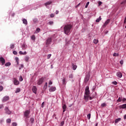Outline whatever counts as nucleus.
<instances>
[{
  "instance_id": "1a4fd4ad",
  "label": "nucleus",
  "mask_w": 126,
  "mask_h": 126,
  "mask_svg": "<svg viewBox=\"0 0 126 126\" xmlns=\"http://www.w3.org/2000/svg\"><path fill=\"white\" fill-rule=\"evenodd\" d=\"M0 62L2 63V65H3V64H4V63H5V60H4V58H3V57L0 58Z\"/></svg>"
},
{
  "instance_id": "a211bd4d",
  "label": "nucleus",
  "mask_w": 126,
  "mask_h": 126,
  "mask_svg": "<svg viewBox=\"0 0 126 126\" xmlns=\"http://www.w3.org/2000/svg\"><path fill=\"white\" fill-rule=\"evenodd\" d=\"M53 2L52 1H47V2L45 3V6H47V5H49L50 4H51Z\"/></svg>"
},
{
  "instance_id": "e2e57ef3",
  "label": "nucleus",
  "mask_w": 126,
  "mask_h": 126,
  "mask_svg": "<svg viewBox=\"0 0 126 126\" xmlns=\"http://www.w3.org/2000/svg\"><path fill=\"white\" fill-rule=\"evenodd\" d=\"M36 31H37L38 32H39V31H40V28H37V29H36Z\"/></svg>"
},
{
  "instance_id": "f03ea898",
  "label": "nucleus",
  "mask_w": 126,
  "mask_h": 126,
  "mask_svg": "<svg viewBox=\"0 0 126 126\" xmlns=\"http://www.w3.org/2000/svg\"><path fill=\"white\" fill-rule=\"evenodd\" d=\"M29 115H30V110H27L24 113V116L26 119H29Z\"/></svg>"
},
{
  "instance_id": "423d86ee",
  "label": "nucleus",
  "mask_w": 126,
  "mask_h": 126,
  "mask_svg": "<svg viewBox=\"0 0 126 126\" xmlns=\"http://www.w3.org/2000/svg\"><path fill=\"white\" fill-rule=\"evenodd\" d=\"M13 79L14 85H19V81L17 80V79L14 78Z\"/></svg>"
},
{
  "instance_id": "69168bd1",
  "label": "nucleus",
  "mask_w": 126,
  "mask_h": 126,
  "mask_svg": "<svg viewBox=\"0 0 126 126\" xmlns=\"http://www.w3.org/2000/svg\"><path fill=\"white\" fill-rule=\"evenodd\" d=\"M21 67H24V66L23 65V64H21Z\"/></svg>"
},
{
  "instance_id": "cd10ccee",
  "label": "nucleus",
  "mask_w": 126,
  "mask_h": 126,
  "mask_svg": "<svg viewBox=\"0 0 126 126\" xmlns=\"http://www.w3.org/2000/svg\"><path fill=\"white\" fill-rule=\"evenodd\" d=\"M11 122V120H10V119H8L6 120L7 124H10Z\"/></svg>"
},
{
  "instance_id": "4468645a",
  "label": "nucleus",
  "mask_w": 126,
  "mask_h": 126,
  "mask_svg": "<svg viewBox=\"0 0 126 126\" xmlns=\"http://www.w3.org/2000/svg\"><path fill=\"white\" fill-rule=\"evenodd\" d=\"M89 97H90V95L85 94L84 96V98L85 101H88V100H89Z\"/></svg>"
},
{
  "instance_id": "f8f14e48",
  "label": "nucleus",
  "mask_w": 126,
  "mask_h": 126,
  "mask_svg": "<svg viewBox=\"0 0 126 126\" xmlns=\"http://www.w3.org/2000/svg\"><path fill=\"white\" fill-rule=\"evenodd\" d=\"M90 76L89 75H86V77L85 78V82L87 83L88 82V80H89Z\"/></svg>"
},
{
  "instance_id": "3c124183",
  "label": "nucleus",
  "mask_w": 126,
  "mask_h": 126,
  "mask_svg": "<svg viewBox=\"0 0 126 126\" xmlns=\"http://www.w3.org/2000/svg\"><path fill=\"white\" fill-rule=\"evenodd\" d=\"M113 84H114V85H117V84H118V83L117 82V81H114L112 82Z\"/></svg>"
},
{
  "instance_id": "c756f323",
  "label": "nucleus",
  "mask_w": 126,
  "mask_h": 126,
  "mask_svg": "<svg viewBox=\"0 0 126 126\" xmlns=\"http://www.w3.org/2000/svg\"><path fill=\"white\" fill-rule=\"evenodd\" d=\"M19 92H20V88H17L16 90L15 91V93H18Z\"/></svg>"
},
{
  "instance_id": "13d9d810",
  "label": "nucleus",
  "mask_w": 126,
  "mask_h": 126,
  "mask_svg": "<svg viewBox=\"0 0 126 126\" xmlns=\"http://www.w3.org/2000/svg\"><path fill=\"white\" fill-rule=\"evenodd\" d=\"M54 16H55V15H54V14H51L50 15V17L53 18V17H54Z\"/></svg>"
},
{
  "instance_id": "864d4df0",
  "label": "nucleus",
  "mask_w": 126,
  "mask_h": 126,
  "mask_svg": "<svg viewBox=\"0 0 126 126\" xmlns=\"http://www.w3.org/2000/svg\"><path fill=\"white\" fill-rule=\"evenodd\" d=\"M44 105H45V102H42V104H41L42 108H44Z\"/></svg>"
},
{
  "instance_id": "a19ab883",
  "label": "nucleus",
  "mask_w": 126,
  "mask_h": 126,
  "mask_svg": "<svg viewBox=\"0 0 126 126\" xmlns=\"http://www.w3.org/2000/svg\"><path fill=\"white\" fill-rule=\"evenodd\" d=\"M94 97H95V95L91 96H90V97H89L90 100H92V99L94 98Z\"/></svg>"
},
{
  "instance_id": "338daca9",
  "label": "nucleus",
  "mask_w": 126,
  "mask_h": 126,
  "mask_svg": "<svg viewBox=\"0 0 126 126\" xmlns=\"http://www.w3.org/2000/svg\"><path fill=\"white\" fill-rule=\"evenodd\" d=\"M59 13V11H56V14H58Z\"/></svg>"
},
{
  "instance_id": "ddd939ff",
  "label": "nucleus",
  "mask_w": 126,
  "mask_h": 126,
  "mask_svg": "<svg viewBox=\"0 0 126 126\" xmlns=\"http://www.w3.org/2000/svg\"><path fill=\"white\" fill-rule=\"evenodd\" d=\"M56 87H51L49 89V91L50 92H54V91H56Z\"/></svg>"
},
{
  "instance_id": "8fccbe9b",
  "label": "nucleus",
  "mask_w": 126,
  "mask_h": 126,
  "mask_svg": "<svg viewBox=\"0 0 126 126\" xmlns=\"http://www.w3.org/2000/svg\"><path fill=\"white\" fill-rule=\"evenodd\" d=\"M63 125H64V121H62V122L61 123V126H63Z\"/></svg>"
},
{
  "instance_id": "7c9ffc66",
  "label": "nucleus",
  "mask_w": 126,
  "mask_h": 126,
  "mask_svg": "<svg viewBox=\"0 0 126 126\" xmlns=\"http://www.w3.org/2000/svg\"><path fill=\"white\" fill-rule=\"evenodd\" d=\"M30 122H31L32 124H33L34 123V118H31Z\"/></svg>"
},
{
  "instance_id": "20e7f679",
  "label": "nucleus",
  "mask_w": 126,
  "mask_h": 126,
  "mask_svg": "<svg viewBox=\"0 0 126 126\" xmlns=\"http://www.w3.org/2000/svg\"><path fill=\"white\" fill-rule=\"evenodd\" d=\"M43 82H44V77H41L37 81V85H41V84H42V83H43Z\"/></svg>"
},
{
  "instance_id": "6e6d98bb",
  "label": "nucleus",
  "mask_w": 126,
  "mask_h": 126,
  "mask_svg": "<svg viewBox=\"0 0 126 126\" xmlns=\"http://www.w3.org/2000/svg\"><path fill=\"white\" fill-rule=\"evenodd\" d=\"M2 108H3V105L0 104V109H2Z\"/></svg>"
},
{
  "instance_id": "bf43d9fd",
  "label": "nucleus",
  "mask_w": 126,
  "mask_h": 126,
  "mask_svg": "<svg viewBox=\"0 0 126 126\" xmlns=\"http://www.w3.org/2000/svg\"><path fill=\"white\" fill-rule=\"evenodd\" d=\"M120 63L121 64H124V61H123V60L121 61Z\"/></svg>"
},
{
  "instance_id": "dca6fc26",
  "label": "nucleus",
  "mask_w": 126,
  "mask_h": 126,
  "mask_svg": "<svg viewBox=\"0 0 126 126\" xmlns=\"http://www.w3.org/2000/svg\"><path fill=\"white\" fill-rule=\"evenodd\" d=\"M110 19H108L104 24L103 26H107V25H108V24H109V23H110Z\"/></svg>"
},
{
  "instance_id": "37998d69",
  "label": "nucleus",
  "mask_w": 126,
  "mask_h": 126,
  "mask_svg": "<svg viewBox=\"0 0 126 126\" xmlns=\"http://www.w3.org/2000/svg\"><path fill=\"white\" fill-rule=\"evenodd\" d=\"M10 49H14V44H11Z\"/></svg>"
},
{
  "instance_id": "6ab92c4d",
  "label": "nucleus",
  "mask_w": 126,
  "mask_h": 126,
  "mask_svg": "<svg viewBox=\"0 0 126 126\" xmlns=\"http://www.w3.org/2000/svg\"><path fill=\"white\" fill-rule=\"evenodd\" d=\"M63 113L65 112V109H66V105L65 104L63 105Z\"/></svg>"
},
{
  "instance_id": "052dcab7",
  "label": "nucleus",
  "mask_w": 126,
  "mask_h": 126,
  "mask_svg": "<svg viewBox=\"0 0 126 126\" xmlns=\"http://www.w3.org/2000/svg\"><path fill=\"white\" fill-rule=\"evenodd\" d=\"M122 101L123 102H125V101H126V98H124L123 99H122Z\"/></svg>"
},
{
  "instance_id": "603ef678",
  "label": "nucleus",
  "mask_w": 126,
  "mask_h": 126,
  "mask_svg": "<svg viewBox=\"0 0 126 126\" xmlns=\"http://www.w3.org/2000/svg\"><path fill=\"white\" fill-rule=\"evenodd\" d=\"M12 126H17V124L16 123H12Z\"/></svg>"
},
{
  "instance_id": "6e6552de",
  "label": "nucleus",
  "mask_w": 126,
  "mask_h": 126,
  "mask_svg": "<svg viewBox=\"0 0 126 126\" xmlns=\"http://www.w3.org/2000/svg\"><path fill=\"white\" fill-rule=\"evenodd\" d=\"M4 110H5V113L7 114V115H10V114H11V111H9V109H8V108L5 107Z\"/></svg>"
},
{
  "instance_id": "393cba45",
  "label": "nucleus",
  "mask_w": 126,
  "mask_h": 126,
  "mask_svg": "<svg viewBox=\"0 0 126 126\" xmlns=\"http://www.w3.org/2000/svg\"><path fill=\"white\" fill-rule=\"evenodd\" d=\"M98 42V39H94L93 40V42L94 43V44H97Z\"/></svg>"
},
{
  "instance_id": "412c9836",
  "label": "nucleus",
  "mask_w": 126,
  "mask_h": 126,
  "mask_svg": "<svg viewBox=\"0 0 126 126\" xmlns=\"http://www.w3.org/2000/svg\"><path fill=\"white\" fill-rule=\"evenodd\" d=\"M17 64H19V59L17 57L15 58Z\"/></svg>"
},
{
  "instance_id": "4c0bfd02",
  "label": "nucleus",
  "mask_w": 126,
  "mask_h": 126,
  "mask_svg": "<svg viewBox=\"0 0 126 126\" xmlns=\"http://www.w3.org/2000/svg\"><path fill=\"white\" fill-rule=\"evenodd\" d=\"M48 24H49V25H53L54 24V22L53 21H50L49 23H48Z\"/></svg>"
},
{
  "instance_id": "58836bf2",
  "label": "nucleus",
  "mask_w": 126,
  "mask_h": 126,
  "mask_svg": "<svg viewBox=\"0 0 126 126\" xmlns=\"http://www.w3.org/2000/svg\"><path fill=\"white\" fill-rule=\"evenodd\" d=\"M63 84H65V78L63 79Z\"/></svg>"
},
{
  "instance_id": "473e14b6",
  "label": "nucleus",
  "mask_w": 126,
  "mask_h": 126,
  "mask_svg": "<svg viewBox=\"0 0 126 126\" xmlns=\"http://www.w3.org/2000/svg\"><path fill=\"white\" fill-rule=\"evenodd\" d=\"M122 109H126V104L122 105Z\"/></svg>"
},
{
  "instance_id": "a18cd8bd",
  "label": "nucleus",
  "mask_w": 126,
  "mask_h": 126,
  "mask_svg": "<svg viewBox=\"0 0 126 126\" xmlns=\"http://www.w3.org/2000/svg\"><path fill=\"white\" fill-rule=\"evenodd\" d=\"M51 57H52V54H48L47 55V59H50V58H51Z\"/></svg>"
},
{
  "instance_id": "7ed1b4c3",
  "label": "nucleus",
  "mask_w": 126,
  "mask_h": 126,
  "mask_svg": "<svg viewBox=\"0 0 126 126\" xmlns=\"http://www.w3.org/2000/svg\"><path fill=\"white\" fill-rule=\"evenodd\" d=\"M51 42H52V37H49L47 38L46 42V47H48L49 45H50V44H51Z\"/></svg>"
},
{
  "instance_id": "a878e982",
  "label": "nucleus",
  "mask_w": 126,
  "mask_h": 126,
  "mask_svg": "<svg viewBox=\"0 0 126 126\" xmlns=\"http://www.w3.org/2000/svg\"><path fill=\"white\" fill-rule=\"evenodd\" d=\"M11 63L9 62H8L5 64V66H9V65H11Z\"/></svg>"
},
{
  "instance_id": "09e8293b",
  "label": "nucleus",
  "mask_w": 126,
  "mask_h": 126,
  "mask_svg": "<svg viewBox=\"0 0 126 126\" xmlns=\"http://www.w3.org/2000/svg\"><path fill=\"white\" fill-rule=\"evenodd\" d=\"M13 54L14 55H17V52H16V51H13Z\"/></svg>"
},
{
  "instance_id": "49530a36",
  "label": "nucleus",
  "mask_w": 126,
  "mask_h": 126,
  "mask_svg": "<svg viewBox=\"0 0 126 126\" xmlns=\"http://www.w3.org/2000/svg\"><path fill=\"white\" fill-rule=\"evenodd\" d=\"M2 90H3V87L0 86V92H1V91Z\"/></svg>"
},
{
  "instance_id": "de8ad7c7",
  "label": "nucleus",
  "mask_w": 126,
  "mask_h": 126,
  "mask_svg": "<svg viewBox=\"0 0 126 126\" xmlns=\"http://www.w3.org/2000/svg\"><path fill=\"white\" fill-rule=\"evenodd\" d=\"M44 87L47 88V87H48V83L46 82L45 85H44Z\"/></svg>"
},
{
  "instance_id": "680f3d73",
  "label": "nucleus",
  "mask_w": 126,
  "mask_h": 126,
  "mask_svg": "<svg viewBox=\"0 0 126 126\" xmlns=\"http://www.w3.org/2000/svg\"><path fill=\"white\" fill-rule=\"evenodd\" d=\"M92 96H94V97H95V96H96V93H93V95Z\"/></svg>"
},
{
  "instance_id": "e433bc0d",
  "label": "nucleus",
  "mask_w": 126,
  "mask_h": 126,
  "mask_svg": "<svg viewBox=\"0 0 126 126\" xmlns=\"http://www.w3.org/2000/svg\"><path fill=\"white\" fill-rule=\"evenodd\" d=\"M33 21L34 23H37V22H38V19L35 18L33 19Z\"/></svg>"
},
{
  "instance_id": "c9c22d12",
  "label": "nucleus",
  "mask_w": 126,
  "mask_h": 126,
  "mask_svg": "<svg viewBox=\"0 0 126 126\" xmlns=\"http://www.w3.org/2000/svg\"><path fill=\"white\" fill-rule=\"evenodd\" d=\"M25 61H26V62H28L29 61V57H26Z\"/></svg>"
},
{
  "instance_id": "2f4dec72",
  "label": "nucleus",
  "mask_w": 126,
  "mask_h": 126,
  "mask_svg": "<svg viewBox=\"0 0 126 126\" xmlns=\"http://www.w3.org/2000/svg\"><path fill=\"white\" fill-rule=\"evenodd\" d=\"M113 57H119V53H114L113 54Z\"/></svg>"
},
{
  "instance_id": "2eb2a0df",
  "label": "nucleus",
  "mask_w": 126,
  "mask_h": 126,
  "mask_svg": "<svg viewBox=\"0 0 126 126\" xmlns=\"http://www.w3.org/2000/svg\"><path fill=\"white\" fill-rule=\"evenodd\" d=\"M72 66L73 70H75V69L77 68V65H76V64H74V63H72Z\"/></svg>"
},
{
  "instance_id": "39448f33",
  "label": "nucleus",
  "mask_w": 126,
  "mask_h": 126,
  "mask_svg": "<svg viewBox=\"0 0 126 126\" xmlns=\"http://www.w3.org/2000/svg\"><path fill=\"white\" fill-rule=\"evenodd\" d=\"M85 95H90V91H89V87H87L86 88L85 91Z\"/></svg>"
},
{
  "instance_id": "9d476101",
  "label": "nucleus",
  "mask_w": 126,
  "mask_h": 126,
  "mask_svg": "<svg viewBox=\"0 0 126 126\" xmlns=\"http://www.w3.org/2000/svg\"><path fill=\"white\" fill-rule=\"evenodd\" d=\"M32 92L33 93H34V94H37V88L36 87V86H34L32 87Z\"/></svg>"
},
{
  "instance_id": "5fc2aeb1",
  "label": "nucleus",
  "mask_w": 126,
  "mask_h": 126,
  "mask_svg": "<svg viewBox=\"0 0 126 126\" xmlns=\"http://www.w3.org/2000/svg\"><path fill=\"white\" fill-rule=\"evenodd\" d=\"M48 84H49V85H52V84H53V82H52V81H49Z\"/></svg>"
},
{
  "instance_id": "4be33fe9",
  "label": "nucleus",
  "mask_w": 126,
  "mask_h": 126,
  "mask_svg": "<svg viewBox=\"0 0 126 126\" xmlns=\"http://www.w3.org/2000/svg\"><path fill=\"white\" fill-rule=\"evenodd\" d=\"M27 54V52H26V51H25L24 52H23L22 51L19 52L20 55H26Z\"/></svg>"
},
{
  "instance_id": "f3484780",
  "label": "nucleus",
  "mask_w": 126,
  "mask_h": 126,
  "mask_svg": "<svg viewBox=\"0 0 126 126\" xmlns=\"http://www.w3.org/2000/svg\"><path fill=\"white\" fill-rule=\"evenodd\" d=\"M23 23L24 24H25V25H27V24H28V22H27V20H26V19H23Z\"/></svg>"
},
{
  "instance_id": "0e129e2a",
  "label": "nucleus",
  "mask_w": 126,
  "mask_h": 126,
  "mask_svg": "<svg viewBox=\"0 0 126 126\" xmlns=\"http://www.w3.org/2000/svg\"><path fill=\"white\" fill-rule=\"evenodd\" d=\"M80 5V3H79V4H78L76 6V7H78V6Z\"/></svg>"
},
{
  "instance_id": "72a5a7b5",
  "label": "nucleus",
  "mask_w": 126,
  "mask_h": 126,
  "mask_svg": "<svg viewBox=\"0 0 126 126\" xmlns=\"http://www.w3.org/2000/svg\"><path fill=\"white\" fill-rule=\"evenodd\" d=\"M31 39L33 40V41L35 40V35H33L31 36Z\"/></svg>"
},
{
  "instance_id": "0eeeda50",
  "label": "nucleus",
  "mask_w": 126,
  "mask_h": 126,
  "mask_svg": "<svg viewBox=\"0 0 126 126\" xmlns=\"http://www.w3.org/2000/svg\"><path fill=\"white\" fill-rule=\"evenodd\" d=\"M8 100H9V96H5L3 97L2 102L4 103V102H6V101H8Z\"/></svg>"
},
{
  "instance_id": "774afa93",
  "label": "nucleus",
  "mask_w": 126,
  "mask_h": 126,
  "mask_svg": "<svg viewBox=\"0 0 126 126\" xmlns=\"http://www.w3.org/2000/svg\"><path fill=\"white\" fill-rule=\"evenodd\" d=\"M124 119H126V115H125V116H124Z\"/></svg>"
},
{
  "instance_id": "b1692460",
  "label": "nucleus",
  "mask_w": 126,
  "mask_h": 126,
  "mask_svg": "<svg viewBox=\"0 0 126 126\" xmlns=\"http://www.w3.org/2000/svg\"><path fill=\"white\" fill-rule=\"evenodd\" d=\"M26 48H27V45L24 44H23L22 45V49H23V50H26Z\"/></svg>"
},
{
  "instance_id": "ea45409f",
  "label": "nucleus",
  "mask_w": 126,
  "mask_h": 126,
  "mask_svg": "<svg viewBox=\"0 0 126 126\" xmlns=\"http://www.w3.org/2000/svg\"><path fill=\"white\" fill-rule=\"evenodd\" d=\"M19 80H20V81H23V78H22V76H20Z\"/></svg>"
},
{
  "instance_id": "c85d7f7f",
  "label": "nucleus",
  "mask_w": 126,
  "mask_h": 126,
  "mask_svg": "<svg viewBox=\"0 0 126 126\" xmlns=\"http://www.w3.org/2000/svg\"><path fill=\"white\" fill-rule=\"evenodd\" d=\"M69 78L72 79L73 78V74H70L69 75Z\"/></svg>"
},
{
  "instance_id": "f257e3e1",
  "label": "nucleus",
  "mask_w": 126,
  "mask_h": 126,
  "mask_svg": "<svg viewBox=\"0 0 126 126\" xmlns=\"http://www.w3.org/2000/svg\"><path fill=\"white\" fill-rule=\"evenodd\" d=\"M71 28H72V25H65L63 28L65 34L67 35V34H68V33L70 32V30H71Z\"/></svg>"
},
{
  "instance_id": "bb28decb",
  "label": "nucleus",
  "mask_w": 126,
  "mask_h": 126,
  "mask_svg": "<svg viewBox=\"0 0 126 126\" xmlns=\"http://www.w3.org/2000/svg\"><path fill=\"white\" fill-rule=\"evenodd\" d=\"M101 106L102 108H104V107H106L107 106V104L105 103H103L101 104Z\"/></svg>"
},
{
  "instance_id": "4d7b16f0",
  "label": "nucleus",
  "mask_w": 126,
  "mask_h": 126,
  "mask_svg": "<svg viewBox=\"0 0 126 126\" xmlns=\"http://www.w3.org/2000/svg\"><path fill=\"white\" fill-rule=\"evenodd\" d=\"M101 4H102V2L101 1H99L98 2V5L100 6Z\"/></svg>"
},
{
  "instance_id": "79ce46f5",
  "label": "nucleus",
  "mask_w": 126,
  "mask_h": 126,
  "mask_svg": "<svg viewBox=\"0 0 126 126\" xmlns=\"http://www.w3.org/2000/svg\"><path fill=\"white\" fill-rule=\"evenodd\" d=\"M88 5H89V2H87L86 5H85V8H87L88 7Z\"/></svg>"
},
{
  "instance_id": "f704fd0d",
  "label": "nucleus",
  "mask_w": 126,
  "mask_h": 126,
  "mask_svg": "<svg viewBox=\"0 0 126 126\" xmlns=\"http://www.w3.org/2000/svg\"><path fill=\"white\" fill-rule=\"evenodd\" d=\"M91 117V114H88L87 115V118L88 120H90V118Z\"/></svg>"
},
{
  "instance_id": "c03bdc74",
  "label": "nucleus",
  "mask_w": 126,
  "mask_h": 126,
  "mask_svg": "<svg viewBox=\"0 0 126 126\" xmlns=\"http://www.w3.org/2000/svg\"><path fill=\"white\" fill-rule=\"evenodd\" d=\"M117 102H122V98L119 97V98L117 100Z\"/></svg>"
},
{
  "instance_id": "aec40b11",
  "label": "nucleus",
  "mask_w": 126,
  "mask_h": 126,
  "mask_svg": "<svg viewBox=\"0 0 126 126\" xmlns=\"http://www.w3.org/2000/svg\"><path fill=\"white\" fill-rule=\"evenodd\" d=\"M101 20H102V18H101V16H99V17L95 20V22H100Z\"/></svg>"
},
{
  "instance_id": "9b49d317",
  "label": "nucleus",
  "mask_w": 126,
  "mask_h": 126,
  "mask_svg": "<svg viewBox=\"0 0 126 126\" xmlns=\"http://www.w3.org/2000/svg\"><path fill=\"white\" fill-rule=\"evenodd\" d=\"M116 75L118 77H119V78H122V77H123V74H122L121 72H118Z\"/></svg>"
},
{
  "instance_id": "5701e85b",
  "label": "nucleus",
  "mask_w": 126,
  "mask_h": 126,
  "mask_svg": "<svg viewBox=\"0 0 126 126\" xmlns=\"http://www.w3.org/2000/svg\"><path fill=\"white\" fill-rule=\"evenodd\" d=\"M121 120H122V119H121L120 118H118L115 120V123H116V124H117V123H119V122H120Z\"/></svg>"
}]
</instances>
